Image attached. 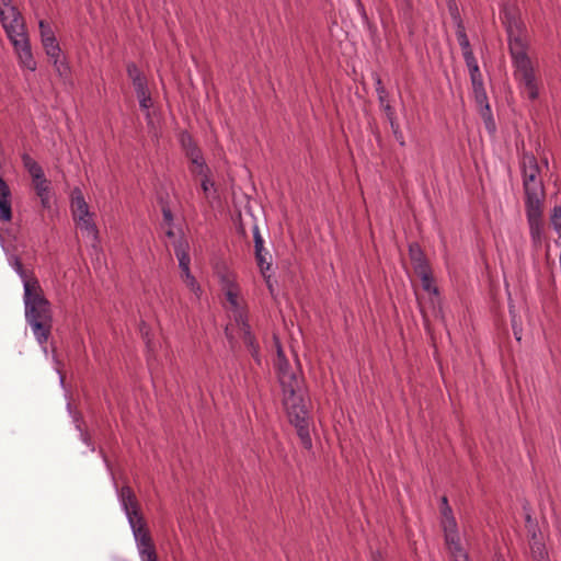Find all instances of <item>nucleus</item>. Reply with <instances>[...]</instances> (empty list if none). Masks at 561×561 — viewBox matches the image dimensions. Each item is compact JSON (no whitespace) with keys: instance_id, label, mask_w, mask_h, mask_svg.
Masks as SVG:
<instances>
[{"instance_id":"obj_18","label":"nucleus","mask_w":561,"mask_h":561,"mask_svg":"<svg viewBox=\"0 0 561 561\" xmlns=\"http://www.w3.org/2000/svg\"><path fill=\"white\" fill-rule=\"evenodd\" d=\"M77 193L78 194L72 197V214L75 219H83L84 217H89V206L81 192L78 191Z\"/></svg>"},{"instance_id":"obj_9","label":"nucleus","mask_w":561,"mask_h":561,"mask_svg":"<svg viewBox=\"0 0 561 561\" xmlns=\"http://www.w3.org/2000/svg\"><path fill=\"white\" fill-rule=\"evenodd\" d=\"M0 22L7 36L26 31L24 18L18 8L0 12Z\"/></svg>"},{"instance_id":"obj_36","label":"nucleus","mask_w":561,"mask_h":561,"mask_svg":"<svg viewBox=\"0 0 561 561\" xmlns=\"http://www.w3.org/2000/svg\"><path fill=\"white\" fill-rule=\"evenodd\" d=\"M54 60L56 71L60 77H66L69 73V67L60 57H50Z\"/></svg>"},{"instance_id":"obj_33","label":"nucleus","mask_w":561,"mask_h":561,"mask_svg":"<svg viewBox=\"0 0 561 561\" xmlns=\"http://www.w3.org/2000/svg\"><path fill=\"white\" fill-rule=\"evenodd\" d=\"M226 297L231 308L233 309V317L238 314V310H242L238 304V293L233 288H229L226 293Z\"/></svg>"},{"instance_id":"obj_21","label":"nucleus","mask_w":561,"mask_h":561,"mask_svg":"<svg viewBox=\"0 0 561 561\" xmlns=\"http://www.w3.org/2000/svg\"><path fill=\"white\" fill-rule=\"evenodd\" d=\"M192 163L191 172L197 175L210 174V169L206 164L203 153L197 154L196 158H190Z\"/></svg>"},{"instance_id":"obj_10","label":"nucleus","mask_w":561,"mask_h":561,"mask_svg":"<svg viewBox=\"0 0 561 561\" xmlns=\"http://www.w3.org/2000/svg\"><path fill=\"white\" fill-rule=\"evenodd\" d=\"M542 210L543 204H527L525 211L529 225L530 236L534 240H539L542 231Z\"/></svg>"},{"instance_id":"obj_32","label":"nucleus","mask_w":561,"mask_h":561,"mask_svg":"<svg viewBox=\"0 0 561 561\" xmlns=\"http://www.w3.org/2000/svg\"><path fill=\"white\" fill-rule=\"evenodd\" d=\"M202 176H203L202 181H201L202 190H203L205 196L207 198H209L211 195V192L214 195L216 194L215 183H214V181H211L210 174H204Z\"/></svg>"},{"instance_id":"obj_28","label":"nucleus","mask_w":561,"mask_h":561,"mask_svg":"<svg viewBox=\"0 0 561 561\" xmlns=\"http://www.w3.org/2000/svg\"><path fill=\"white\" fill-rule=\"evenodd\" d=\"M81 229H84L89 236H91L94 240L98 239V228L91 218V214L89 217H84L83 219H77Z\"/></svg>"},{"instance_id":"obj_2","label":"nucleus","mask_w":561,"mask_h":561,"mask_svg":"<svg viewBox=\"0 0 561 561\" xmlns=\"http://www.w3.org/2000/svg\"><path fill=\"white\" fill-rule=\"evenodd\" d=\"M283 390V404L289 422L295 426L304 448H312L310 436L311 417L306 405V387L304 378L297 371L278 379Z\"/></svg>"},{"instance_id":"obj_22","label":"nucleus","mask_w":561,"mask_h":561,"mask_svg":"<svg viewBox=\"0 0 561 561\" xmlns=\"http://www.w3.org/2000/svg\"><path fill=\"white\" fill-rule=\"evenodd\" d=\"M175 255L179 260V266L184 274H186L187 272H191L190 271V255L188 253L186 252L185 248L183 247L182 243H180L179 245L175 247Z\"/></svg>"},{"instance_id":"obj_35","label":"nucleus","mask_w":561,"mask_h":561,"mask_svg":"<svg viewBox=\"0 0 561 561\" xmlns=\"http://www.w3.org/2000/svg\"><path fill=\"white\" fill-rule=\"evenodd\" d=\"M442 527L444 533L458 530L457 522L454 515L442 517Z\"/></svg>"},{"instance_id":"obj_23","label":"nucleus","mask_w":561,"mask_h":561,"mask_svg":"<svg viewBox=\"0 0 561 561\" xmlns=\"http://www.w3.org/2000/svg\"><path fill=\"white\" fill-rule=\"evenodd\" d=\"M15 272L19 274V276L21 277L22 282H23V286L25 287V284L26 282L28 283H32V282H38V279L33 275V273H28L24 267H23V264L21 262V260L18 257V256H14L13 257V263H12Z\"/></svg>"},{"instance_id":"obj_34","label":"nucleus","mask_w":561,"mask_h":561,"mask_svg":"<svg viewBox=\"0 0 561 561\" xmlns=\"http://www.w3.org/2000/svg\"><path fill=\"white\" fill-rule=\"evenodd\" d=\"M550 221L553 228L560 232L561 231V206H554L551 216Z\"/></svg>"},{"instance_id":"obj_52","label":"nucleus","mask_w":561,"mask_h":561,"mask_svg":"<svg viewBox=\"0 0 561 561\" xmlns=\"http://www.w3.org/2000/svg\"><path fill=\"white\" fill-rule=\"evenodd\" d=\"M374 561H382V560H379V559H374Z\"/></svg>"},{"instance_id":"obj_20","label":"nucleus","mask_w":561,"mask_h":561,"mask_svg":"<svg viewBox=\"0 0 561 561\" xmlns=\"http://www.w3.org/2000/svg\"><path fill=\"white\" fill-rule=\"evenodd\" d=\"M276 369L277 377L280 379L284 375H290L296 373L291 367L280 346L277 348V359H276Z\"/></svg>"},{"instance_id":"obj_42","label":"nucleus","mask_w":561,"mask_h":561,"mask_svg":"<svg viewBox=\"0 0 561 561\" xmlns=\"http://www.w3.org/2000/svg\"><path fill=\"white\" fill-rule=\"evenodd\" d=\"M184 277V282L186 283V285L193 290V291H197L199 290V286L195 279V277L191 274V272H187L186 274L183 275Z\"/></svg>"},{"instance_id":"obj_51","label":"nucleus","mask_w":561,"mask_h":561,"mask_svg":"<svg viewBox=\"0 0 561 561\" xmlns=\"http://www.w3.org/2000/svg\"><path fill=\"white\" fill-rule=\"evenodd\" d=\"M543 164L547 167L548 165V160L547 159H543Z\"/></svg>"},{"instance_id":"obj_1","label":"nucleus","mask_w":561,"mask_h":561,"mask_svg":"<svg viewBox=\"0 0 561 561\" xmlns=\"http://www.w3.org/2000/svg\"><path fill=\"white\" fill-rule=\"evenodd\" d=\"M502 23L507 34L508 53L514 68V78L534 101L539 96V89L535 75V68L528 56L529 42L526 34V25L523 22L518 9L514 5H505L502 10Z\"/></svg>"},{"instance_id":"obj_5","label":"nucleus","mask_w":561,"mask_h":561,"mask_svg":"<svg viewBox=\"0 0 561 561\" xmlns=\"http://www.w3.org/2000/svg\"><path fill=\"white\" fill-rule=\"evenodd\" d=\"M523 190L525 195V205L543 204L546 190L540 176V167L537 158L528 151H523L518 159Z\"/></svg>"},{"instance_id":"obj_7","label":"nucleus","mask_w":561,"mask_h":561,"mask_svg":"<svg viewBox=\"0 0 561 561\" xmlns=\"http://www.w3.org/2000/svg\"><path fill=\"white\" fill-rule=\"evenodd\" d=\"M234 321L241 332V337L245 346L249 348L252 357L257 364H260L259 351L260 346L251 331V327L248 322V317L243 310H238V314L234 316Z\"/></svg>"},{"instance_id":"obj_15","label":"nucleus","mask_w":561,"mask_h":561,"mask_svg":"<svg viewBox=\"0 0 561 561\" xmlns=\"http://www.w3.org/2000/svg\"><path fill=\"white\" fill-rule=\"evenodd\" d=\"M471 84H472V90H473V95H474L476 103L480 107L482 116L483 117H485L486 115L490 116L491 110H490V105H489V102H488V95H486V91L484 89L483 81L474 82V83H471Z\"/></svg>"},{"instance_id":"obj_11","label":"nucleus","mask_w":561,"mask_h":561,"mask_svg":"<svg viewBox=\"0 0 561 561\" xmlns=\"http://www.w3.org/2000/svg\"><path fill=\"white\" fill-rule=\"evenodd\" d=\"M12 219L11 191L3 178L0 175V220L10 221Z\"/></svg>"},{"instance_id":"obj_30","label":"nucleus","mask_w":561,"mask_h":561,"mask_svg":"<svg viewBox=\"0 0 561 561\" xmlns=\"http://www.w3.org/2000/svg\"><path fill=\"white\" fill-rule=\"evenodd\" d=\"M137 99L139 101V106L144 111H148L150 106L152 105L151 95L148 91V88L136 91ZM147 116L149 117L150 114L147 112Z\"/></svg>"},{"instance_id":"obj_26","label":"nucleus","mask_w":561,"mask_h":561,"mask_svg":"<svg viewBox=\"0 0 561 561\" xmlns=\"http://www.w3.org/2000/svg\"><path fill=\"white\" fill-rule=\"evenodd\" d=\"M456 36L458 44L462 50V55L466 53H471L472 48L467 36L465 25H459V27H456Z\"/></svg>"},{"instance_id":"obj_14","label":"nucleus","mask_w":561,"mask_h":561,"mask_svg":"<svg viewBox=\"0 0 561 561\" xmlns=\"http://www.w3.org/2000/svg\"><path fill=\"white\" fill-rule=\"evenodd\" d=\"M409 256L415 273L431 268L423 250L417 243H412L409 245Z\"/></svg>"},{"instance_id":"obj_12","label":"nucleus","mask_w":561,"mask_h":561,"mask_svg":"<svg viewBox=\"0 0 561 561\" xmlns=\"http://www.w3.org/2000/svg\"><path fill=\"white\" fill-rule=\"evenodd\" d=\"M445 542L454 558V561L457 559L468 561V554L462 550L458 530L456 531H446L444 533Z\"/></svg>"},{"instance_id":"obj_37","label":"nucleus","mask_w":561,"mask_h":561,"mask_svg":"<svg viewBox=\"0 0 561 561\" xmlns=\"http://www.w3.org/2000/svg\"><path fill=\"white\" fill-rule=\"evenodd\" d=\"M38 26H39L42 42H44V39L48 41L50 37L55 36L49 24H47L45 21H43V20L39 21Z\"/></svg>"},{"instance_id":"obj_29","label":"nucleus","mask_w":561,"mask_h":561,"mask_svg":"<svg viewBox=\"0 0 561 561\" xmlns=\"http://www.w3.org/2000/svg\"><path fill=\"white\" fill-rule=\"evenodd\" d=\"M525 527L527 528L528 534L530 535V545L534 543L535 541H540L538 539V534H537V531H538L537 523L533 519L529 511L526 512Z\"/></svg>"},{"instance_id":"obj_49","label":"nucleus","mask_w":561,"mask_h":561,"mask_svg":"<svg viewBox=\"0 0 561 561\" xmlns=\"http://www.w3.org/2000/svg\"><path fill=\"white\" fill-rule=\"evenodd\" d=\"M167 236L171 238V237H173V236H174V233H173V231L170 229V230H168V231H167Z\"/></svg>"},{"instance_id":"obj_17","label":"nucleus","mask_w":561,"mask_h":561,"mask_svg":"<svg viewBox=\"0 0 561 561\" xmlns=\"http://www.w3.org/2000/svg\"><path fill=\"white\" fill-rule=\"evenodd\" d=\"M180 144L182 149L185 151L186 157L190 158H196L197 154L202 153L201 149L196 145L195 140L187 131H182L180 134Z\"/></svg>"},{"instance_id":"obj_39","label":"nucleus","mask_w":561,"mask_h":561,"mask_svg":"<svg viewBox=\"0 0 561 561\" xmlns=\"http://www.w3.org/2000/svg\"><path fill=\"white\" fill-rule=\"evenodd\" d=\"M468 70H476L479 68L478 61L473 55V51L466 53L462 55Z\"/></svg>"},{"instance_id":"obj_40","label":"nucleus","mask_w":561,"mask_h":561,"mask_svg":"<svg viewBox=\"0 0 561 561\" xmlns=\"http://www.w3.org/2000/svg\"><path fill=\"white\" fill-rule=\"evenodd\" d=\"M440 514L442 517L454 515L448 499L445 495L440 499Z\"/></svg>"},{"instance_id":"obj_47","label":"nucleus","mask_w":561,"mask_h":561,"mask_svg":"<svg viewBox=\"0 0 561 561\" xmlns=\"http://www.w3.org/2000/svg\"><path fill=\"white\" fill-rule=\"evenodd\" d=\"M375 87H376V93L380 90H385V85L382 83L381 78L378 75H375Z\"/></svg>"},{"instance_id":"obj_50","label":"nucleus","mask_w":561,"mask_h":561,"mask_svg":"<svg viewBox=\"0 0 561 561\" xmlns=\"http://www.w3.org/2000/svg\"><path fill=\"white\" fill-rule=\"evenodd\" d=\"M239 230H240V232H241L243 236H245V231H244V229H243L242 227H240V229H239Z\"/></svg>"},{"instance_id":"obj_13","label":"nucleus","mask_w":561,"mask_h":561,"mask_svg":"<svg viewBox=\"0 0 561 561\" xmlns=\"http://www.w3.org/2000/svg\"><path fill=\"white\" fill-rule=\"evenodd\" d=\"M36 195L41 199L42 207L49 209L51 207V187L50 182L46 176H42L41 180H33Z\"/></svg>"},{"instance_id":"obj_24","label":"nucleus","mask_w":561,"mask_h":561,"mask_svg":"<svg viewBox=\"0 0 561 561\" xmlns=\"http://www.w3.org/2000/svg\"><path fill=\"white\" fill-rule=\"evenodd\" d=\"M416 275L421 278L422 287L427 293L437 294V287L434 286V279L432 275V268L425 270L423 272L416 273Z\"/></svg>"},{"instance_id":"obj_45","label":"nucleus","mask_w":561,"mask_h":561,"mask_svg":"<svg viewBox=\"0 0 561 561\" xmlns=\"http://www.w3.org/2000/svg\"><path fill=\"white\" fill-rule=\"evenodd\" d=\"M377 96H378L379 105H382L385 103H389V93H388V91L386 89L385 90H380L379 92H377Z\"/></svg>"},{"instance_id":"obj_27","label":"nucleus","mask_w":561,"mask_h":561,"mask_svg":"<svg viewBox=\"0 0 561 561\" xmlns=\"http://www.w3.org/2000/svg\"><path fill=\"white\" fill-rule=\"evenodd\" d=\"M42 44H43V47L49 58L50 57H60L61 50H60L59 44L57 43L55 36L50 37L48 41L44 39V42H42Z\"/></svg>"},{"instance_id":"obj_41","label":"nucleus","mask_w":561,"mask_h":561,"mask_svg":"<svg viewBox=\"0 0 561 561\" xmlns=\"http://www.w3.org/2000/svg\"><path fill=\"white\" fill-rule=\"evenodd\" d=\"M381 110L385 112L389 123L391 122H394L397 121V117H396V111L394 108L390 105V102L389 103H385L382 105H380Z\"/></svg>"},{"instance_id":"obj_46","label":"nucleus","mask_w":561,"mask_h":561,"mask_svg":"<svg viewBox=\"0 0 561 561\" xmlns=\"http://www.w3.org/2000/svg\"><path fill=\"white\" fill-rule=\"evenodd\" d=\"M10 8H16L12 4V0H0V12L9 10Z\"/></svg>"},{"instance_id":"obj_6","label":"nucleus","mask_w":561,"mask_h":561,"mask_svg":"<svg viewBox=\"0 0 561 561\" xmlns=\"http://www.w3.org/2000/svg\"><path fill=\"white\" fill-rule=\"evenodd\" d=\"M8 38L14 47L20 64L26 69L34 71L36 69V61L31 50V44L26 31L8 35Z\"/></svg>"},{"instance_id":"obj_43","label":"nucleus","mask_w":561,"mask_h":561,"mask_svg":"<svg viewBox=\"0 0 561 561\" xmlns=\"http://www.w3.org/2000/svg\"><path fill=\"white\" fill-rule=\"evenodd\" d=\"M471 83L483 81L480 68L476 70H469Z\"/></svg>"},{"instance_id":"obj_3","label":"nucleus","mask_w":561,"mask_h":561,"mask_svg":"<svg viewBox=\"0 0 561 561\" xmlns=\"http://www.w3.org/2000/svg\"><path fill=\"white\" fill-rule=\"evenodd\" d=\"M25 319L41 345L47 343L53 329V311L39 282H26L24 290Z\"/></svg>"},{"instance_id":"obj_25","label":"nucleus","mask_w":561,"mask_h":561,"mask_svg":"<svg viewBox=\"0 0 561 561\" xmlns=\"http://www.w3.org/2000/svg\"><path fill=\"white\" fill-rule=\"evenodd\" d=\"M533 561H550L545 545L541 541H535L530 545Z\"/></svg>"},{"instance_id":"obj_19","label":"nucleus","mask_w":561,"mask_h":561,"mask_svg":"<svg viewBox=\"0 0 561 561\" xmlns=\"http://www.w3.org/2000/svg\"><path fill=\"white\" fill-rule=\"evenodd\" d=\"M22 162L24 168L27 170L32 180H41L44 176L43 168L27 153L22 156Z\"/></svg>"},{"instance_id":"obj_44","label":"nucleus","mask_w":561,"mask_h":561,"mask_svg":"<svg viewBox=\"0 0 561 561\" xmlns=\"http://www.w3.org/2000/svg\"><path fill=\"white\" fill-rule=\"evenodd\" d=\"M162 215H163V220L169 225L171 226L172 222H173V215H172V211L169 207H163L162 208Z\"/></svg>"},{"instance_id":"obj_48","label":"nucleus","mask_w":561,"mask_h":561,"mask_svg":"<svg viewBox=\"0 0 561 561\" xmlns=\"http://www.w3.org/2000/svg\"><path fill=\"white\" fill-rule=\"evenodd\" d=\"M225 334H226V337H227L230 342H232V341H233V336H232V334L229 332V328H228V327H226V329H225Z\"/></svg>"},{"instance_id":"obj_38","label":"nucleus","mask_w":561,"mask_h":561,"mask_svg":"<svg viewBox=\"0 0 561 561\" xmlns=\"http://www.w3.org/2000/svg\"><path fill=\"white\" fill-rule=\"evenodd\" d=\"M390 127H391L393 136H394L396 140L399 142V145L404 146L405 145L404 137L400 129V125H399L398 121L391 122Z\"/></svg>"},{"instance_id":"obj_8","label":"nucleus","mask_w":561,"mask_h":561,"mask_svg":"<svg viewBox=\"0 0 561 561\" xmlns=\"http://www.w3.org/2000/svg\"><path fill=\"white\" fill-rule=\"evenodd\" d=\"M252 232H253V241H254L255 261H256V264L260 268L262 276L265 278L268 287L271 288V285H270L271 276L267 274V272L271 270L272 262H271V260L267 261V259H266V255L268 254V252L265 251V249H264V240L260 233V229H259L257 225L253 226Z\"/></svg>"},{"instance_id":"obj_31","label":"nucleus","mask_w":561,"mask_h":561,"mask_svg":"<svg viewBox=\"0 0 561 561\" xmlns=\"http://www.w3.org/2000/svg\"><path fill=\"white\" fill-rule=\"evenodd\" d=\"M446 2L448 12L450 14L453 22L455 23V26L459 27V25H465L456 0H446Z\"/></svg>"},{"instance_id":"obj_4","label":"nucleus","mask_w":561,"mask_h":561,"mask_svg":"<svg viewBox=\"0 0 561 561\" xmlns=\"http://www.w3.org/2000/svg\"><path fill=\"white\" fill-rule=\"evenodd\" d=\"M119 501L133 530L141 561H158L153 540L140 513L137 497L130 486H122Z\"/></svg>"},{"instance_id":"obj_16","label":"nucleus","mask_w":561,"mask_h":561,"mask_svg":"<svg viewBox=\"0 0 561 561\" xmlns=\"http://www.w3.org/2000/svg\"><path fill=\"white\" fill-rule=\"evenodd\" d=\"M126 71L128 78L133 82L135 92L148 88L146 77L135 62H128L126 66Z\"/></svg>"}]
</instances>
